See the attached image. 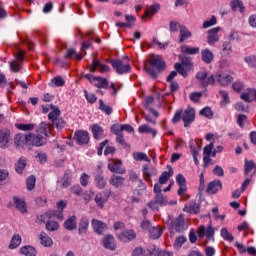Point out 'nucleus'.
Returning <instances> with one entry per match:
<instances>
[{"label":"nucleus","mask_w":256,"mask_h":256,"mask_svg":"<svg viewBox=\"0 0 256 256\" xmlns=\"http://www.w3.org/2000/svg\"><path fill=\"white\" fill-rule=\"evenodd\" d=\"M144 69L152 79H157V75L165 70V61L161 56H152L149 60V66L146 65Z\"/></svg>","instance_id":"nucleus-1"},{"label":"nucleus","mask_w":256,"mask_h":256,"mask_svg":"<svg viewBox=\"0 0 256 256\" xmlns=\"http://www.w3.org/2000/svg\"><path fill=\"white\" fill-rule=\"evenodd\" d=\"M196 234L198 239H203L206 237L207 241H215V228L212 225H208L205 228V225H201L197 228Z\"/></svg>","instance_id":"nucleus-2"},{"label":"nucleus","mask_w":256,"mask_h":256,"mask_svg":"<svg viewBox=\"0 0 256 256\" xmlns=\"http://www.w3.org/2000/svg\"><path fill=\"white\" fill-rule=\"evenodd\" d=\"M196 79L199 81L202 87H209V85H215V76L205 70L199 71L196 74Z\"/></svg>","instance_id":"nucleus-3"},{"label":"nucleus","mask_w":256,"mask_h":256,"mask_svg":"<svg viewBox=\"0 0 256 256\" xmlns=\"http://www.w3.org/2000/svg\"><path fill=\"white\" fill-rule=\"evenodd\" d=\"M214 79L221 87H227L233 83V73L229 71L218 72Z\"/></svg>","instance_id":"nucleus-4"},{"label":"nucleus","mask_w":256,"mask_h":256,"mask_svg":"<svg viewBox=\"0 0 256 256\" xmlns=\"http://www.w3.org/2000/svg\"><path fill=\"white\" fill-rule=\"evenodd\" d=\"M28 135V147H43L47 145V138L37 133H29Z\"/></svg>","instance_id":"nucleus-5"},{"label":"nucleus","mask_w":256,"mask_h":256,"mask_svg":"<svg viewBox=\"0 0 256 256\" xmlns=\"http://www.w3.org/2000/svg\"><path fill=\"white\" fill-rule=\"evenodd\" d=\"M85 77L94 87L98 89H109V80H107V78L91 76L90 74H87Z\"/></svg>","instance_id":"nucleus-6"},{"label":"nucleus","mask_w":256,"mask_h":256,"mask_svg":"<svg viewBox=\"0 0 256 256\" xmlns=\"http://www.w3.org/2000/svg\"><path fill=\"white\" fill-rule=\"evenodd\" d=\"M108 62H110L118 75H125V73L131 71V65L129 63H123L121 60H108Z\"/></svg>","instance_id":"nucleus-7"},{"label":"nucleus","mask_w":256,"mask_h":256,"mask_svg":"<svg viewBox=\"0 0 256 256\" xmlns=\"http://www.w3.org/2000/svg\"><path fill=\"white\" fill-rule=\"evenodd\" d=\"M167 205V198L163 194H156L154 199L148 203V207L152 211H157L160 207H165Z\"/></svg>","instance_id":"nucleus-8"},{"label":"nucleus","mask_w":256,"mask_h":256,"mask_svg":"<svg viewBox=\"0 0 256 256\" xmlns=\"http://www.w3.org/2000/svg\"><path fill=\"white\" fill-rule=\"evenodd\" d=\"M182 121L184 127H191V124L195 121V108L188 107L182 111Z\"/></svg>","instance_id":"nucleus-9"},{"label":"nucleus","mask_w":256,"mask_h":256,"mask_svg":"<svg viewBox=\"0 0 256 256\" xmlns=\"http://www.w3.org/2000/svg\"><path fill=\"white\" fill-rule=\"evenodd\" d=\"M53 217H56L59 221H63V214L61 212L57 213L55 210H49L48 212L37 216V222L47 223V221H49V219H53Z\"/></svg>","instance_id":"nucleus-10"},{"label":"nucleus","mask_w":256,"mask_h":256,"mask_svg":"<svg viewBox=\"0 0 256 256\" xmlns=\"http://www.w3.org/2000/svg\"><path fill=\"white\" fill-rule=\"evenodd\" d=\"M121 165H123V163L121 162V160L112 159V160H110L109 163H108V169H109V171H111L112 173H118L119 175H125V173L127 172V170H125V168H122Z\"/></svg>","instance_id":"nucleus-11"},{"label":"nucleus","mask_w":256,"mask_h":256,"mask_svg":"<svg viewBox=\"0 0 256 256\" xmlns=\"http://www.w3.org/2000/svg\"><path fill=\"white\" fill-rule=\"evenodd\" d=\"M14 145L16 149H25V147H29L28 135L23 133H18L14 137Z\"/></svg>","instance_id":"nucleus-12"},{"label":"nucleus","mask_w":256,"mask_h":256,"mask_svg":"<svg viewBox=\"0 0 256 256\" xmlns=\"http://www.w3.org/2000/svg\"><path fill=\"white\" fill-rule=\"evenodd\" d=\"M219 31H221V27H214L207 31V43L208 45H215V43H219Z\"/></svg>","instance_id":"nucleus-13"},{"label":"nucleus","mask_w":256,"mask_h":256,"mask_svg":"<svg viewBox=\"0 0 256 256\" xmlns=\"http://www.w3.org/2000/svg\"><path fill=\"white\" fill-rule=\"evenodd\" d=\"M89 132L85 130H78L74 134V140L77 145H87L89 143Z\"/></svg>","instance_id":"nucleus-14"},{"label":"nucleus","mask_w":256,"mask_h":256,"mask_svg":"<svg viewBox=\"0 0 256 256\" xmlns=\"http://www.w3.org/2000/svg\"><path fill=\"white\" fill-rule=\"evenodd\" d=\"M221 189H223V183H221V180H213L208 183L206 193H208V195H216V193H219Z\"/></svg>","instance_id":"nucleus-15"},{"label":"nucleus","mask_w":256,"mask_h":256,"mask_svg":"<svg viewBox=\"0 0 256 256\" xmlns=\"http://www.w3.org/2000/svg\"><path fill=\"white\" fill-rule=\"evenodd\" d=\"M92 229L97 233V235H103L107 230V224L101 220L92 219Z\"/></svg>","instance_id":"nucleus-16"},{"label":"nucleus","mask_w":256,"mask_h":256,"mask_svg":"<svg viewBox=\"0 0 256 256\" xmlns=\"http://www.w3.org/2000/svg\"><path fill=\"white\" fill-rule=\"evenodd\" d=\"M9 139H11V131L4 129L0 130V147L7 149L9 147Z\"/></svg>","instance_id":"nucleus-17"},{"label":"nucleus","mask_w":256,"mask_h":256,"mask_svg":"<svg viewBox=\"0 0 256 256\" xmlns=\"http://www.w3.org/2000/svg\"><path fill=\"white\" fill-rule=\"evenodd\" d=\"M137 237V234L133 230H126L117 235V238L123 243H129V241H133Z\"/></svg>","instance_id":"nucleus-18"},{"label":"nucleus","mask_w":256,"mask_h":256,"mask_svg":"<svg viewBox=\"0 0 256 256\" xmlns=\"http://www.w3.org/2000/svg\"><path fill=\"white\" fill-rule=\"evenodd\" d=\"M51 129H53V126H51V124L47 122H42L39 124L36 133H38L42 137L43 135L44 137H49V135H51Z\"/></svg>","instance_id":"nucleus-19"},{"label":"nucleus","mask_w":256,"mask_h":256,"mask_svg":"<svg viewBox=\"0 0 256 256\" xmlns=\"http://www.w3.org/2000/svg\"><path fill=\"white\" fill-rule=\"evenodd\" d=\"M94 201L100 209H103L105 207V203L109 201V194L107 192H98L94 198Z\"/></svg>","instance_id":"nucleus-20"},{"label":"nucleus","mask_w":256,"mask_h":256,"mask_svg":"<svg viewBox=\"0 0 256 256\" xmlns=\"http://www.w3.org/2000/svg\"><path fill=\"white\" fill-rule=\"evenodd\" d=\"M102 243L105 249H109L110 251H115V249H117V243L115 242V237H113V235L111 234L106 235Z\"/></svg>","instance_id":"nucleus-21"},{"label":"nucleus","mask_w":256,"mask_h":256,"mask_svg":"<svg viewBox=\"0 0 256 256\" xmlns=\"http://www.w3.org/2000/svg\"><path fill=\"white\" fill-rule=\"evenodd\" d=\"M172 228L175 229L178 233H183L187 229V225H185V219L183 216H179L174 222L172 223Z\"/></svg>","instance_id":"nucleus-22"},{"label":"nucleus","mask_w":256,"mask_h":256,"mask_svg":"<svg viewBox=\"0 0 256 256\" xmlns=\"http://www.w3.org/2000/svg\"><path fill=\"white\" fill-rule=\"evenodd\" d=\"M142 173L144 176V181H151V178L155 177V175H157V170L153 167L149 168V166L144 165L142 167Z\"/></svg>","instance_id":"nucleus-23"},{"label":"nucleus","mask_w":256,"mask_h":256,"mask_svg":"<svg viewBox=\"0 0 256 256\" xmlns=\"http://www.w3.org/2000/svg\"><path fill=\"white\" fill-rule=\"evenodd\" d=\"M240 99L246 103H252V101H256V90L248 89L247 92L241 94Z\"/></svg>","instance_id":"nucleus-24"},{"label":"nucleus","mask_w":256,"mask_h":256,"mask_svg":"<svg viewBox=\"0 0 256 256\" xmlns=\"http://www.w3.org/2000/svg\"><path fill=\"white\" fill-rule=\"evenodd\" d=\"M92 135L94 139L101 140L105 137V130L99 124L92 125Z\"/></svg>","instance_id":"nucleus-25"},{"label":"nucleus","mask_w":256,"mask_h":256,"mask_svg":"<svg viewBox=\"0 0 256 256\" xmlns=\"http://www.w3.org/2000/svg\"><path fill=\"white\" fill-rule=\"evenodd\" d=\"M109 183L110 185H112V187H116L118 189L119 187H123V185H125V179L123 178V176L113 174L110 178Z\"/></svg>","instance_id":"nucleus-26"},{"label":"nucleus","mask_w":256,"mask_h":256,"mask_svg":"<svg viewBox=\"0 0 256 256\" xmlns=\"http://www.w3.org/2000/svg\"><path fill=\"white\" fill-rule=\"evenodd\" d=\"M64 229L67 231H74V229H77V216H70L64 222Z\"/></svg>","instance_id":"nucleus-27"},{"label":"nucleus","mask_w":256,"mask_h":256,"mask_svg":"<svg viewBox=\"0 0 256 256\" xmlns=\"http://www.w3.org/2000/svg\"><path fill=\"white\" fill-rule=\"evenodd\" d=\"M87 231H89V219H87V217H83L78 225V233L79 235H85Z\"/></svg>","instance_id":"nucleus-28"},{"label":"nucleus","mask_w":256,"mask_h":256,"mask_svg":"<svg viewBox=\"0 0 256 256\" xmlns=\"http://www.w3.org/2000/svg\"><path fill=\"white\" fill-rule=\"evenodd\" d=\"M167 169L168 171H165L160 175V178H159L160 185H165L169 181V179L173 177V167L168 166Z\"/></svg>","instance_id":"nucleus-29"},{"label":"nucleus","mask_w":256,"mask_h":256,"mask_svg":"<svg viewBox=\"0 0 256 256\" xmlns=\"http://www.w3.org/2000/svg\"><path fill=\"white\" fill-rule=\"evenodd\" d=\"M179 33H180L179 43H183L184 41H187V39H190V37H192L191 31H189V29H187V27L184 25H181L179 27Z\"/></svg>","instance_id":"nucleus-30"},{"label":"nucleus","mask_w":256,"mask_h":256,"mask_svg":"<svg viewBox=\"0 0 256 256\" xmlns=\"http://www.w3.org/2000/svg\"><path fill=\"white\" fill-rule=\"evenodd\" d=\"M14 203L20 213H27V204L24 199L14 196Z\"/></svg>","instance_id":"nucleus-31"},{"label":"nucleus","mask_w":256,"mask_h":256,"mask_svg":"<svg viewBox=\"0 0 256 256\" xmlns=\"http://www.w3.org/2000/svg\"><path fill=\"white\" fill-rule=\"evenodd\" d=\"M201 56L202 61L207 64L211 63L213 59H215V55L207 48L201 51Z\"/></svg>","instance_id":"nucleus-32"},{"label":"nucleus","mask_w":256,"mask_h":256,"mask_svg":"<svg viewBox=\"0 0 256 256\" xmlns=\"http://www.w3.org/2000/svg\"><path fill=\"white\" fill-rule=\"evenodd\" d=\"M39 239L41 245L44 247H51V245H53V239H51V237H49V235H47L45 232L40 233Z\"/></svg>","instance_id":"nucleus-33"},{"label":"nucleus","mask_w":256,"mask_h":256,"mask_svg":"<svg viewBox=\"0 0 256 256\" xmlns=\"http://www.w3.org/2000/svg\"><path fill=\"white\" fill-rule=\"evenodd\" d=\"M161 9V6L159 4H153L150 7H148L145 11L144 16L142 19H145V17H153L159 10Z\"/></svg>","instance_id":"nucleus-34"},{"label":"nucleus","mask_w":256,"mask_h":256,"mask_svg":"<svg viewBox=\"0 0 256 256\" xmlns=\"http://www.w3.org/2000/svg\"><path fill=\"white\" fill-rule=\"evenodd\" d=\"M148 233L150 235V239H159V237L163 235V230L159 226H153L149 229Z\"/></svg>","instance_id":"nucleus-35"},{"label":"nucleus","mask_w":256,"mask_h":256,"mask_svg":"<svg viewBox=\"0 0 256 256\" xmlns=\"http://www.w3.org/2000/svg\"><path fill=\"white\" fill-rule=\"evenodd\" d=\"M20 253L25 256H37V250L33 246H23Z\"/></svg>","instance_id":"nucleus-36"},{"label":"nucleus","mask_w":256,"mask_h":256,"mask_svg":"<svg viewBox=\"0 0 256 256\" xmlns=\"http://www.w3.org/2000/svg\"><path fill=\"white\" fill-rule=\"evenodd\" d=\"M138 133H151L152 137H157V130L151 128L147 124H143V125L139 126Z\"/></svg>","instance_id":"nucleus-37"},{"label":"nucleus","mask_w":256,"mask_h":256,"mask_svg":"<svg viewBox=\"0 0 256 256\" xmlns=\"http://www.w3.org/2000/svg\"><path fill=\"white\" fill-rule=\"evenodd\" d=\"M255 169H256L255 162L245 160V165H244L245 177H249V174L253 173Z\"/></svg>","instance_id":"nucleus-38"},{"label":"nucleus","mask_w":256,"mask_h":256,"mask_svg":"<svg viewBox=\"0 0 256 256\" xmlns=\"http://www.w3.org/2000/svg\"><path fill=\"white\" fill-rule=\"evenodd\" d=\"M181 53H185L186 55H197L199 53V47H190V46H181Z\"/></svg>","instance_id":"nucleus-39"},{"label":"nucleus","mask_w":256,"mask_h":256,"mask_svg":"<svg viewBox=\"0 0 256 256\" xmlns=\"http://www.w3.org/2000/svg\"><path fill=\"white\" fill-rule=\"evenodd\" d=\"M94 181L98 189H105V187H107V180H105V177L101 174L96 175Z\"/></svg>","instance_id":"nucleus-40"},{"label":"nucleus","mask_w":256,"mask_h":256,"mask_svg":"<svg viewBox=\"0 0 256 256\" xmlns=\"http://www.w3.org/2000/svg\"><path fill=\"white\" fill-rule=\"evenodd\" d=\"M231 9L232 11H237L239 9L241 13H245V6L243 5V2H241L240 0H232Z\"/></svg>","instance_id":"nucleus-41"},{"label":"nucleus","mask_w":256,"mask_h":256,"mask_svg":"<svg viewBox=\"0 0 256 256\" xmlns=\"http://www.w3.org/2000/svg\"><path fill=\"white\" fill-rule=\"evenodd\" d=\"M21 245V235L15 234L12 236V239L9 244V249H17Z\"/></svg>","instance_id":"nucleus-42"},{"label":"nucleus","mask_w":256,"mask_h":256,"mask_svg":"<svg viewBox=\"0 0 256 256\" xmlns=\"http://www.w3.org/2000/svg\"><path fill=\"white\" fill-rule=\"evenodd\" d=\"M133 159L135 161H146V163H151V159L147 156V154L143 152H134Z\"/></svg>","instance_id":"nucleus-43"},{"label":"nucleus","mask_w":256,"mask_h":256,"mask_svg":"<svg viewBox=\"0 0 256 256\" xmlns=\"http://www.w3.org/2000/svg\"><path fill=\"white\" fill-rule=\"evenodd\" d=\"M52 111L48 114V119L49 121H52V123L54 121H57V119H59V116L61 115V110H59V108H55V106H52Z\"/></svg>","instance_id":"nucleus-44"},{"label":"nucleus","mask_w":256,"mask_h":256,"mask_svg":"<svg viewBox=\"0 0 256 256\" xmlns=\"http://www.w3.org/2000/svg\"><path fill=\"white\" fill-rule=\"evenodd\" d=\"M220 235L224 239V241H229V243H232V241H235L233 234L229 233L227 228H222L220 230Z\"/></svg>","instance_id":"nucleus-45"},{"label":"nucleus","mask_w":256,"mask_h":256,"mask_svg":"<svg viewBox=\"0 0 256 256\" xmlns=\"http://www.w3.org/2000/svg\"><path fill=\"white\" fill-rule=\"evenodd\" d=\"M185 243H187V237L185 236L177 237L174 242V249H176V251H179V249H181V247H183Z\"/></svg>","instance_id":"nucleus-46"},{"label":"nucleus","mask_w":256,"mask_h":256,"mask_svg":"<svg viewBox=\"0 0 256 256\" xmlns=\"http://www.w3.org/2000/svg\"><path fill=\"white\" fill-rule=\"evenodd\" d=\"M99 109L100 111H103V113H106V115H111L113 113V108H111V106L105 105V102H103L102 99L99 100Z\"/></svg>","instance_id":"nucleus-47"},{"label":"nucleus","mask_w":256,"mask_h":256,"mask_svg":"<svg viewBox=\"0 0 256 256\" xmlns=\"http://www.w3.org/2000/svg\"><path fill=\"white\" fill-rule=\"evenodd\" d=\"M25 167H27V160L25 158H20L16 163V171L18 173H23Z\"/></svg>","instance_id":"nucleus-48"},{"label":"nucleus","mask_w":256,"mask_h":256,"mask_svg":"<svg viewBox=\"0 0 256 256\" xmlns=\"http://www.w3.org/2000/svg\"><path fill=\"white\" fill-rule=\"evenodd\" d=\"M35 183H37V179L35 176L31 175L26 180V187L28 191H33L35 189Z\"/></svg>","instance_id":"nucleus-49"},{"label":"nucleus","mask_w":256,"mask_h":256,"mask_svg":"<svg viewBox=\"0 0 256 256\" xmlns=\"http://www.w3.org/2000/svg\"><path fill=\"white\" fill-rule=\"evenodd\" d=\"M15 127L19 129V131H33L35 129V124H16Z\"/></svg>","instance_id":"nucleus-50"},{"label":"nucleus","mask_w":256,"mask_h":256,"mask_svg":"<svg viewBox=\"0 0 256 256\" xmlns=\"http://www.w3.org/2000/svg\"><path fill=\"white\" fill-rule=\"evenodd\" d=\"M232 52H233V49H232V46H231V42L230 41L224 42L223 45H222L223 55H231Z\"/></svg>","instance_id":"nucleus-51"},{"label":"nucleus","mask_w":256,"mask_h":256,"mask_svg":"<svg viewBox=\"0 0 256 256\" xmlns=\"http://www.w3.org/2000/svg\"><path fill=\"white\" fill-rule=\"evenodd\" d=\"M47 231H57L59 229V223L53 220H48L46 222Z\"/></svg>","instance_id":"nucleus-52"},{"label":"nucleus","mask_w":256,"mask_h":256,"mask_svg":"<svg viewBox=\"0 0 256 256\" xmlns=\"http://www.w3.org/2000/svg\"><path fill=\"white\" fill-rule=\"evenodd\" d=\"M111 131L114 133V135H123V124H113L111 126Z\"/></svg>","instance_id":"nucleus-53"},{"label":"nucleus","mask_w":256,"mask_h":256,"mask_svg":"<svg viewBox=\"0 0 256 256\" xmlns=\"http://www.w3.org/2000/svg\"><path fill=\"white\" fill-rule=\"evenodd\" d=\"M9 65L13 73H19V71H21V62H18V60H13L9 62Z\"/></svg>","instance_id":"nucleus-54"},{"label":"nucleus","mask_w":256,"mask_h":256,"mask_svg":"<svg viewBox=\"0 0 256 256\" xmlns=\"http://www.w3.org/2000/svg\"><path fill=\"white\" fill-rule=\"evenodd\" d=\"M52 123L56 127V129H58V131H61V129H65V126L67 125L63 118H58Z\"/></svg>","instance_id":"nucleus-55"},{"label":"nucleus","mask_w":256,"mask_h":256,"mask_svg":"<svg viewBox=\"0 0 256 256\" xmlns=\"http://www.w3.org/2000/svg\"><path fill=\"white\" fill-rule=\"evenodd\" d=\"M201 97H203V92H192L190 94V101H192V103H199Z\"/></svg>","instance_id":"nucleus-56"},{"label":"nucleus","mask_w":256,"mask_h":256,"mask_svg":"<svg viewBox=\"0 0 256 256\" xmlns=\"http://www.w3.org/2000/svg\"><path fill=\"white\" fill-rule=\"evenodd\" d=\"M245 123H249L247 116L244 114H239L237 117V124L243 129L245 127Z\"/></svg>","instance_id":"nucleus-57"},{"label":"nucleus","mask_w":256,"mask_h":256,"mask_svg":"<svg viewBox=\"0 0 256 256\" xmlns=\"http://www.w3.org/2000/svg\"><path fill=\"white\" fill-rule=\"evenodd\" d=\"M89 179H91V176L87 173H82L80 176V185L82 187H87V185H89Z\"/></svg>","instance_id":"nucleus-58"},{"label":"nucleus","mask_w":256,"mask_h":256,"mask_svg":"<svg viewBox=\"0 0 256 256\" xmlns=\"http://www.w3.org/2000/svg\"><path fill=\"white\" fill-rule=\"evenodd\" d=\"M213 25H217V18L212 16L210 20H206L203 23V29H209V27H213Z\"/></svg>","instance_id":"nucleus-59"},{"label":"nucleus","mask_w":256,"mask_h":256,"mask_svg":"<svg viewBox=\"0 0 256 256\" xmlns=\"http://www.w3.org/2000/svg\"><path fill=\"white\" fill-rule=\"evenodd\" d=\"M200 115L207 117V119L213 118V111L209 107H205L200 111Z\"/></svg>","instance_id":"nucleus-60"},{"label":"nucleus","mask_w":256,"mask_h":256,"mask_svg":"<svg viewBox=\"0 0 256 256\" xmlns=\"http://www.w3.org/2000/svg\"><path fill=\"white\" fill-rule=\"evenodd\" d=\"M52 83L55 87H63V85H65V79L61 76H56L52 79Z\"/></svg>","instance_id":"nucleus-61"},{"label":"nucleus","mask_w":256,"mask_h":256,"mask_svg":"<svg viewBox=\"0 0 256 256\" xmlns=\"http://www.w3.org/2000/svg\"><path fill=\"white\" fill-rule=\"evenodd\" d=\"M84 95L86 97V101H88V103H95L97 101V96L93 93H88L87 90H84Z\"/></svg>","instance_id":"nucleus-62"},{"label":"nucleus","mask_w":256,"mask_h":256,"mask_svg":"<svg viewBox=\"0 0 256 256\" xmlns=\"http://www.w3.org/2000/svg\"><path fill=\"white\" fill-rule=\"evenodd\" d=\"M181 119H183V110H177L172 118V123L176 124L179 123V121H181Z\"/></svg>","instance_id":"nucleus-63"},{"label":"nucleus","mask_w":256,"mask_h":256,"mask_svg":"<svg viewBox=\"0 0 256 256\" xmlns=\"http://www.w3.org/2000/svg\"><path fill=\"white\" fill-rule=\"evenodd\" d=\"M132 256H147V255H145V251H144L143 248L137 247V248H135V249L133 250Z\"/></svg>","instance_id":"nucleus-64"}]
</instances>
